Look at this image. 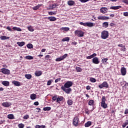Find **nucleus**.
Segmentation results:
<instances>
[{
  "label": "nucleus",
  "mask_w": 128,
  "mask_h": 128,
  "mask_svg": "<svg viewBox=\"0 0 128 128\" xmlns=\"http://www.w3.org/2000/svg\"><path fill=\"white\" fill-rule=\"evenodd\" d=\"M72 82L68 81L64 84V86L61 87V89L64 92L68 94H70V92H72V88H70V86H72Z\"/></svg>",
  "instance_id": "f257e3e1"
},
{
  "label": "nucleus",
  "mask_w": 128,
  "mask_h": 128,
  "mask_svg": "<svg viewBox=\"0 0 128 128\" xmlns=\"http://www.w3.org/2000/svg\"><path fill=\"white\" fill-rule=\"evenodd\" d=\"M108 32L107 30H104L101 32V38L102 40H106L108 38Z\"/></svg>",
  "instance_id": "f03ea898"
},
{
  "label": "nucleus",
  "mask_w": 128,
  "mask_h": 128,
  "mask_svg": "<svg viewBox=\"0 0 128 128\" xmlns=\"http://www.w3.org/2000/svg\"><path fill=\"white\" fill-rule=\"evenodd\" d=\"M75 36H78V38H82L84 36V32L82 30H76L74 31Z\"/></svg>",
  "instance_id": "7ed1b4c3"
},
{
  "label": "nucleus",
  "mask_w": 128,
  "mask_h": 128,
  "mask_svg": "<svg viewBox=\"0 0 128 128\" xmlns=\"http://www.w3.org/2000/svg\"><path fill=\"white\" fill-rule=\"evenodd\" d=\"M80 24L84 26H88V28H92V26H94V24L91 22H86V23L80 22Z\"/></svg>",
  "instance_id": "20e7f679"
},
{
  "label": "nucleus",
  "mask_w": 128,
  "mask_h": 128,
  "mask_svg": "<svg viewBox=\"0 0 128 128\" xmlns=\"http://www.w3.org/2000/svg\"><path fill=\"white\" fill-rule=\"evenodd\" d=\"M108 83L106 81L104 82L102 84L98 85L99 88H108Z\"/></svg>",
  "instance_id": "39448f33"
},
{
  "label": "nucleus",
  "mask_w": 128,
  "mask_h": 128,
  "mask_svg": "<svg viewBox=\"0 0 128 128\" xmlns=\"http://www.w3.org/2000/svg\"><path fill=\"white\" fill-rule=\"evenodd\" d=\"M78 124H80V118L78 116H76L73 119L72 124L74 126H78Z\"/></svg>",
  "instance_id": "423d86ee"
},
{
  "label": "nucleus",
  "mask_w": 128,
  "mask_h": 128,
  "mask_svg": "<svg viewBox=\"0 0 128 128\" xmlns=\"http://www.w3.org/2000/svg\"><path fill=\"white\" fill-rule=\"evenodd\" d=\"M1 72L4 74H10V71L8 69L2 68L1 69Z\"/></svg>",
  "instance_id": "0eeeda50"
},
{
  "label": "nucleus",
  "mask_w": 128,
  "mask_h": 128,
  "mask_svg": "<svg viewBox=\"0 0 128 128\" xmlns=\"http://www.w3.org/2000/svg\"><path fill=\"white\" fill-rule=\"evenodd\" d=\"M2 106H4V108H10V106H12V103L8 102H4L2 103Z\"/></svg>",
  "instance_id": "6e6552de"
},
{
  "label": "nucleus",
  "mask_w": 128,
  "mask_h": 128,
  "mask_svg": "<svg viewBox=\"0 0 128 128\" xmlns=\"http://www.w3.org/2000/svg\"><path fill=\"white\" fill-rule=\"evenodd\" d=\"M98 19L102 20H110V18L106 16H98Z\"/></svg>",
  "instance_id": "1a4fd4ad"
},
{
  "label": "nucleus",
  "mask_w": 128,
  "mask_h": 128,
  "mask_svg": "<svg viewBox=\"0 0 128 128\" xmlns=\"http://www.w3.org/2000/svg\"><path fill=\"white\" fill-rule=\"evenodd\" d=\"M100 12L103 14H106V12H108V8L106 7H102L100 9Z\"/></svg>",
  "instance_id": "9d476101"
},
{
  "label": "nucleus",
  "mask_w": 128,
  "mask_h": 128,
  "mask_svg": "<svg viewBox=\"0 0 128 128\" xmlns=\"http://www.w3.org/2000/svg\"><path fill=\"white\" fill-rule=\"evenodd\" d=\"M92 62L93 64H100V60H98V58L97 57H94L93 58Z\"/></svg>",
  "instance_id": "9b49d317"
},
{
  "label": "nucleus",
  "mask_w": 128,
  "mask_h": 128,
  "mask_svg": "<svg viewBox=\"0 0 128 128\" xmlns=\"http://www.w3.org/2000/svg\"><path fill=\"white\" fill-rule=\"evenodd\" d=\"M120 72L122 76H126V69L124 67L121 68Z\"/></svg>",
  "instance_id": "f8f14e48"
},
{
  "label": "nucleus",
  "mask_w": 128,
  "mask_h": 128,
  "mask_svg": "<svg viewBox=\"0 0 128 128\" xmlns=\"http://www.w3.org/2000/svg\"><path fill=\"white\" fill-rule=\"evenodd\" d=\"M64 98L62 96H60L57 98L56 102H58V104H60V102H64Z\"/></svg>",
  "instance_id": "ddd939ff"
},
{
  "label": "nucleus",
  "mask_w": 128,
  "mask_h": 128,
  "mask_svg": "<svg viewBox=\"0 0 128 128\" xmlns=\"http://www.w3.org/2000/svg\"><path fill=\"white\" fill-rule=\"evenodd\" d=\"M110 10H120V8H122V6H112L110 7Z\"/></svg>",
  "instance_id": "4468645a"
},
{
  "label": "nucleus",
  "mask_w": 128,
  "mask_h": 128,
  "mask_svg": "<svg viewBox=\"0 0 128 128\" xmlns=\"http://www.w3.org/2000/svg\"><path fill=\"white\" fill-rule=\"evenodd\" d=\"M34 74L36 76H40L42 74V72L40 70H36Z\"/></svg>",
  "instance_id": "2eb2a0df"
},
{
  "label": "nucleus",
  "mask_w": 128,
  "mask_h": 128,
  "mask_svg": "<svg viewBox=\"0 0 128 128\" xmlns=\"http://www.w3.org/2000/svg\"><path fill=\"white\" fill-rule=\"evenodd\" d=\"M47 18L50 20V22H56V18L54 16H49Z\"/></svg>",
  "instance_id": "dca6fc26"
},
{
  "label": "nucleus",
  "mask_w": 128,
  "mask_h": 128,
  "mask_svg": "<svg viewBox=\"0 0 128 128\" xmlns=\"http://www.w3.org/2000/svg\"><path fill=\"white\" fill-rule=\"evenodd\" d=\"M42 6V4H38L37 6L33 7L32 10H38V8H40V6Z\"/></svg>",
  "instance_id": "f3484780"
},
{
  "label": "nucleus",
  "mask_w": 128,
  "mask_h": 128,
  "mask_svg": "<svg viewBox=\"0 0 128 128\" xmlns=\"http://www.w3.org/2000/svg\"><path fill=\"white\" fill-rule=\"evenodd\" d=\"M12 84H13L15 85L16 86H20V82L16 80L12 81Z\"/></svg>",
  "instance_id": "a211bd4d"
},
{
  "label": "nucleus",
  "mask_w": 128,
  "mask_h": 128,
  "mask_svg": "<svg viewBox=\"0 0 128 128\" xmlns=\"http://www.w3.org/2000/svg\"><path fill=\"white\" fill-rule=\"evenodd\" d=\"M75 2H74V1L72 0H69L68 2V6H74L75 4Z\"/></svg>",
  "instance_id": "6ab92c4d"
},
{
  "label": "nucleus",
  "mask_w": 128,
  "mask_h": 128,
  "mask_svg": "<svg viewBox=\"0 0 128 128\" xmlns=\"http://www.w3.org/2000/svg\"><path fill=\"white\" fill-rule=\"evenodd\" d=\"M2 84L4 86H10V82L8 81H3L2 82Z\"/></svg>",
  "instance_id": "aec40b11"
},
{
  "label": "nucleus",
  "mask_w": 128,
  "mask_h": 128,
  "mask_svg": "<svg viewBox=\"0 0 128 128\" xmlns=\"http://www.w3.org/2000/svg\"><path fill=\"white\" fill-rule=\"evenodd\" d=\"M2 40H10V36H2L0 37Z\"/></svg>",
  "instance_id": "412c9836"
},
{
  "label": "nucleus",
  "mask_w": 128,
  "mask_h": 128,
  "mask_svg": "<svg viewBox=\"0 0 128 128\" xmlns=\"http://www.w3.org/2000/svg\"><path fill=\"white\" fill-rule=\"evenodd\" d=\"M56 8V4H52L49 6V10H54V8Z\"/></svg>",
  "instance_id": "4be33fe9"
},
{
  "label": "nucleus",
  "mask_w": 128,
  "mask_h": 128,
  "mask_svg": "<svg viewBox=\"0 0 128 128\" xmlns=\"http://www.w3.org/2000/svg\"><path fill=\"white\" fill-rule=\"evenodd\" d=\"M27 28L28 30H29V32H34V27L32 26H28L27 27Z\"/></svg>",
  "instance_id": "5701e85b"
},
{
  "label": "nucleus",
  "mask_w": 128,
  "mask_h": 128,
  "mask_svg": "<svg viewBox=\"0 0 128 128\" xmlns=\"http://www.w3.org/2000/svg\"><path fill=\"white\" fill-rule=\"evenodd\" d=\"M92 126V122L88 121L84 124L85 128H88V126Z\"/></svg>",
  "instance_id": "b1692460"
},
{
  "label": "nucleus",
  "mask_w": 128,
  "mask_h": 128,
  "mask_svg": "<svg viewBox=\"0 0 128 128\" xmlns=\"http://www.w3.org/2000/svg\"><path fill=\"white\" fill-rule=\"evenodd\" d=\"M102 28H106L108 26V22H104L102 24Z\"/></svg>",
  "instance_id": "393cba45"
},
{
  "label": "nucleus",
  "mask_w": 128,
  "mask_h": 128,
  "mask_svg": "<svg viewBox=\"0 0 128 128\" xmlns=\"http://www.w3.org/2000/svg\"><path fill=\"white\" fill-rule=\"evenodd\" d=\"M9 120H14V116L13 114H9L7 116Z\"/></svg>",
  "instance_id": "a878e982"
},
{
  "label": "nucleus",
  "mask_w": 128,
  "mask_h": 128,
  "mask_svg": "<svg viewBox=\"0 0 128 128\" xmlns=\"http://www.w3.org/2000/svg\"><path fill=\"white\" fill-rule=\"evenodd\" d=\"M76 70L77 72H82V69L80 67H76Z\"/></svg>",
  "instance_id": "bb28decb"
},
{
  "label": "nucleus",
  "mask_w": 128,
  "mask_h": 128,
  "mask_svg": "<svg viewBox=\"0 0 128 128\" xmlns=\"http://www.w3.org/2000/svg\"><path fill=\"white\" fill-rule=\"evenodd\" d=\"M30 98L31 100H36V94H32L30 95Z\"/></svg>",
  "instance_id": "cd10ccee"
},
{
  "label": "nucleus",
  "mask_w": 128,
  "mask_h": 128,
  "mask_svg": "<svg viewBox=\"0 0 128 128\" xmlns=\"http://www.w3.org/2000/svg\"><path fill=\"white\" fill-rule=\"evenodd\" d=\"M67 104L68 106H72V104H74V101H72V100H68L67 101Z\"/></svg>",
  "instance_id": "c85d7f7f"
},
{
  "label": "nucleus",
  "mask_w": 128,
  "mask_h": 128,
  "mask_svg": "<svg viewBox=\"0 0 128 128\" xmlns=\"http://www.w3.org/2000/svg\"><path fill=\"white\" fill-rule=\"evenodd\" d=\"M108 58H104L102 59V64H106V62H108Z\"/></svg>",
  "instance_id": "c756f323"
},
{
  "label": "nucleus",
  "mask_w": 128,
  "mask_h": 128,
  "mask_svg": "<svg viewBox=\"0 0 128 128\" xmlns=\"http://www.w3.org/2000/svg\"><path fill=\"white\" fill-rule=\"evenodd\" d=\"M12 30H17V32H22V28L16 26L13 27Z\"/></svg>",
  "instance_id": "7c9ffc66"
},
{
  "label": "nucleus",
  "mask_w": 128,
  "mask_h": 128,
  "mask_svg": "<svg viewBox=\"0 0 128 128\" xmlns=\"http://www.w3.org/2000/svg\"><path fill=\"white\" fill-rule=\"evenodd\" d=\"M25 44L26 43L24 42H17V44H18L19 46H24Z\"/></svg>",
  "instance_id": "2f4dec72"
},
{
  "label": "nucleus",
  "mask_w": 128,
  "mask_h": 128,
  "mask_svg": "<svg viewBox=\"0 0 128 128\" xmlns=\"http://www.w3.org/2000/svg\"><path fill=\"white\" fill-rule=\"evenodd\" d=\"M88 106H94V100H90L88 103Z\"/></svg>",
  "instance_id": "473e14b6"
},
{
  "label": "nucleus",
  "mask_w": 128,
  "mask_h": 128,
  "mask_svg": "<svg viewBox=\"0 0 128 128\" xmlns=\"http://www.w3.org/2000/svg\"><path fill=\"white\" fill-rule=\"evenodd\" d=\"M32 74H26L25 75V78H27L28 80H30L32 78Z\"/></svg>",
  "instance_id": "72a5a7b5"
},
{
  "label": "nucleus",
  "mask_w": 128,
  "mask_h": 128,
  "mask_svg": "<svg viewBox=\"0 0 128 128\" xmlns=\"http://www.w3.org/2000/svg\"><path fill=\"white\" fill-rule=\"evenodd\" d=\"M101 106L104 108H108V104L105 103H101Z\"/></svg>",
  "instance_id": "f704fd0d"
},
{
  "label": "nucleus",
  "mask_w": 128,
  "mask_h": 128,
  "mask_svg": "<svg viewBox=\"0 0 128 128\" xmlns=\"http://www.w3.org/2000/svg\"><path fill=\"white\" fill-rule=\"evenodd\" d=\"M106 96H103L102 97L101 104L106 103Z\"/></svg>",
  "instance_id": "c9c22d12"
},
{
  "label": "nucleus",
  "mask_w": 128,
  "mask_h": 128,
  "mask_svg": "<svg viewBox=\"0 0 128 128\" xmlns=\"http://www.w3.org/2000/svg\"><path fill=\"white\" fill-rule=\"evenodd\" d=\"M62 42H70V37H66L62 39Z\"/></svg>",
  "instance_id": "e433bc0d"
},
{
  "label": "nucleus",
  "mask_w": 128,
  "mask_h": 128,
  "mask_svg": "<svg viewBox=\"0 0 128 128\" xmlns=\"http://www.w3.org/2000/svg\"><path fill=\"white\" fill-rule=\"evenodd\" d=\"M128 124V120H126L124 123H123L122 125V127L124 128Z\"/></svg>",
  "instance_id": "4c0bfd02"
},
{
  "label": "nucleus",
  "mask_w": 128,
  "mask_h": 128,
  "mask_svg": "<svg viewBox=\"0 0 128 128\" xmlns=\"http://www.w3.org/2000/svg\"><path fill=\"white\" fill-rule=\"evenodd\" d=\"M62 30H64V32H68V30H70V28L64 27L62 28Z\"/></svg>",
  "instance_id": "58836bf2"
},
{
  "label": "nucleus",
  "mask_w": 128,
  "mask_h": 128,
  "mask_svg": "<svg viewBox=\"0 0 128 128\" xmlns=\"http://www.w3.org/2000/svg\"><path fill=\"white\" fill-rule=\"evenodd\" d=\"M26 60H34V57L32 56H26Z\"/></svg>",
  "instance_id": "ea45409f"
},
{
  "label": "nucleus",
  "mask_w": 128,
  "mask_h": 128,
  "mask_svg": "<svg viewBox=\"0 0 128 128\" xmlns=\"http://www.w3.org/2000/svg\"><path fill=\"white\" fill-rule=\"evenodd\" d=\"M90 80L91 82H96V79L94 78H90Z\"/></svg>",
  "instance_id": "a19ab883"
},
{
  "label": "nucleus",
  "mask_w": 128,
  "mask_h": 128,
  "mask_svg": "<svg viewBox=\"0 0 128 128\" xmlns=\"http://www.w3.org/2000/svg\"><path fill=\"white\" fill-rule=\"evenodd\" d=\"M26 46L28 48H34V46H32V44H29L26 45Z\"/></svg>",
  "instance_id": "79ce46f5"
},
{
  "label": "nucleus",
  "mask_w": 128,
  "mask_h": 128,
  "mask_svg": "<svg viewBox=\"0 0 128 128\" xmlns=\"http://www.w3.org/2000/svg\"><path fill=\"white\" fill-rule=\"evenodd\" d=\"M49 16H54V14H56V12H48Z\"/></svg>",
  "instance_id": "37998d69"
},
{
  "label": "nucleus",
  "mask_w": 128,
  "mask_h": 128,
  "mask_svg": "<svg viewBox=\"0 0 128 128\" xmlns=\"http://www.w3.org/2000/svg\"><path fill=\"white\" fill-rule=\"evenodd\" d=\"M43 110L44 111L50 110H52V108L50 107H45L43 108Z\"/></svg>",
  "instance_id": "c03bdc74"
},
{
  "label": "nucleus",
  "mask_w": 128,
  "mask_h": 128,
  "mask_svg": "<svg viewBox=\"0 0 128 128\" xmlns=\"http://www.w3.org/2000/svg\"><path fill=\"white\" fill-rule=\"evenodd\" d=\"M18 128H24V124H22V123L20 124H18Z\"/></svg>",
  "instance_id": "a18cd8bd"
},
{
  "label": "nucleus",
  "mask_w": 128,
  "mask_h": 128,
  "mask_svg": "<svg viewBox=\"0 0 128 128\" xmlns=\"http://www.w3.org/2000/svg\"><path fill=\"white\" fill-rule=\"evenodd\" d=\"M66 56H68V54H66L64 55H63L62 56H61V58H62V60H64V58H66Z\"/></svg>",
  "instance_id": "49530a36"
},
{
  "label": "nucleus",
  "mask_w": 128,
  "mask_h": 128,
  "mask_svg": "<svg viewBox=\"0 0 128 128\" xmlns=\"http://www.w3.org/2000/svg\"><path fill=\"white\" fill-rule=\"evenodd\" d=\"M61 60H62L61 56L56 59V62H60Z\"/></svg>",
  "instance_id": "de8ad7c7"
},
{
  "label": "nucleus",
  "mask_w": 128,
  "mask_h": 128,
  "mask_svg": "<svg viewBox=\"0 0 128 128\" xmlns=\"http://www.w3.org/2000/svg\"><path fill=\"white\" fill-rule=\"evenodd\" d=\"M23 118L24 120H28V118H30V116L28 115H25L24 116Z\"/></svg>",
  "instance_id": "09e8293b"
},
{
  "label": "nucleus",
  "mask_w": 128,
  "mask_h": 128,
  "mask_svg": "<svg viewBox=\"0 0 128 128\" xmlns=\"http://www.w3.org/2000/svg\"><path fill=\"white\" fill-rule=\"evenodd\" d=\"M52 80H48L47 82V86H50V84H52Z\"/></svg>",
  "instance_id": "8fccbe9b"
},
{
  "label": "nucleus",
  "mask_w": 128,
  "mask_h": 128,
  "mask_svg": "<svg viewBox=\"0 0 128 128\" xmlns=\"http://www.w3.org/2000/svg\"><path fill=\"white\" fill-rule=\"evenodd\" d=\"M52 100H54V101L57 100H58V96H53L52 98Z\"/></svg>",
  "instance_id": "3c124183"
},
{
  "label": "nucleus",
  "mask_w": 128,
  "mask_h": 128,
  "mask_svg": "<svg viewBox=\"0 0 128 128\" xmlns=\"http://www.w3.org/2000/svg\"><path fill=\"white\" fill-rule=\"evenodd\" d=\"M123 84H125L123 88H124L125 86H128V83L124 81Z\"/></svg>",
  "instance_id": "603ef678"
},
{
  "label": "nucleus",
  "mask_w": 128,
  "mask_h": 128,
  "mask_svg": "<svg viewBox=\"0 0 128 128\" xmlns=\"http://www.w3.org/2000/svg\"><path fill=\"white\" fill-rule=\"evenodd\" d=\"M80 2H89L90 0H78Z\"/></svg>",
  "instance_id": "864d4df0"
},
{
  "label": "nucleus",
  "mask_w": 128,
  "mask_h": 128,
  "mask_svg": "<svg viewBox=\"0 0 128 128\" xmlns=\"http://www.w3.org/2000/svg\"><path fill=\"white\" fill-rule=\"evenodd\" d=\"M50 58V55H46L45 56V60H48V58Z\"/></svg>",
  "instance_id": "5fc2aeb1"
},
{
  "label": "nucleus",
  "mask_w": 128,
  "mask_h": 128,
  "mask_svg": "<svg viewBox=\"0 0 128 128\" xmlns=\"http://www.w3.org/2000/svg\"><path fill=\"white\" fill-rule=\"evenodd\" d=\"M6 28V30H9L10 32H12V30L10 28V26H7Z\"/></svg>",
  "instance_id": "6e6d98bb"
},
{
  "label": "nucleus",
  "mask_w": 128,
  "mask_h": 128,
  "mask_svg": "<svg viewBox=\"0 0 128 128\" xmlns=\"http://www.w3.org/2000/svg\"><path fill=\"white\" fill-rule=\"evenodd\" d=\"M123 15L124 16H128V12H124Z\"/></svg>",
  "instance_id": "4d7b16f0"
},
{
  "label": "nucleus",
  "mask_w": 128,
  "mask_h": 128,
  "mask_svg": "<svg viewBox=\"0 0 128 128\" xmlns=\"http://www.w3.org/2000/svg\"><path fill=\"white\" fill-rule=\"evenodd\" d=\"M91 88H92V87H91L90 86H87L86 87V90H90Z\"/></svg>",
  "instance_id": "13d9d810"
},
{
  "label": "nucleus",
  "mask_w": 128,
  "mask_h": 128,
  "mask_svg": "<svg viewBox=\"0 0 128 128\" xmlns=\"http://www.w3.org/2000/svg\"><path fill=\"white\" fill-rule=\"evenodd\" d=\"M122 2H124V4H128V0H122Z\"/></svg>",
  "instance_id": "bf43d9fd"
},
{
  "label": "nucleus",
  "mask_w": 128,
  "mask_h": 128,
  "mask_svg": "<svg viewBox=\"0 0 128 128\" xmlns=\"http://www.w3.org/2000/svg\"><path fill=\"white\" fill-rule=\"evenodd\" d=\"M60 78H58L56 80H55V82L56 83V82H60Z\"/></svg>",
  "instance_id": "052dcab7"
},
{
  "label": "nucleus",
  "mask_w": 128,
  "mask_h": 128,
  "mask_svg": "<svg viewBox=\"0 0 128 128\" xmlns=\"http://www.w3.org/2000/svg\"><path fill=\"white\" fill-rule=\"evenodd\" d=\"M86 58H87V60H90L91 58H92V55H90L88 56H86Z\"/></svg>",
  "instance_id": "680f3d73"
},
{
  "label": "nucleus",
  "mask_w": 128,
  "mask_h": 128,
  "mask_svg": "<svg viewBox=\"0 0 128 128\" xmlns=\"http://www.w3.org/2000/svg\"><path fill=\"white\" fill-rule=\"evenodd\" d=\"M36 112H40L41 110L40 108H36Z\"/></svg>",
  "instance_id": "e2e57ef3"
},
{
  "label": "nucleus",
  "mask_w": 128,
  "mask_h": 128,
  "mask_svg": "<svg viewBox=\"0 0 128 128\" xmlns=\"http://www.w3.org/2000/svg\"><path fill=\"white\" fill-rule=\"evenodd\" d=\"M91 56H92V58H94L95 56H96V54L94 53L92 55H91Z\"/></svg>",
  "instance_id": "0e129e2a"
},
{
  "label": "nucleus",
  "mask_w": 128,
  "mask_h": 128,
  "mask_svg": "<svg viewBox=\"0 0 128 128\" xmlns=\"http://www.w3.org/2000/svg\"><path fill=\"white\" fill-rule=\"evenodd\" d=\"M38 104H40L38 103V102H34V106H38Z\"/></svg>",
  "instance_id": "69168bd1"
},
{
  "label": "nucleus",
  "mask_w": 128,
  "mask_h": 128,
  "mask_svg": "<svg viewBox=\"0 0 128 128\" xmlns=\"http://www.w3.org/2000/svg\"><path fill=\"white\" fill-rule=\"evenodd\" d=\"M35 128H40V126L37 124L35 126Z\"/></svg>",
  "instance_id": "338daca9"
},
{
  "label": "nucleus",
  "mask_w": 128,
  "mask_h": 128,
  "mask_svg": "<svg viewBox=\"0 0 128 128\" xmlns=\"http://www.w3.org/2000/svg\"><path fill=\"white\" fill-rule=\"evenodd\" d=\"M40 126V128H46V126L44 125H41Z\"/></svg>",
  "instance_id": "774afa93"
}]
</instances>
